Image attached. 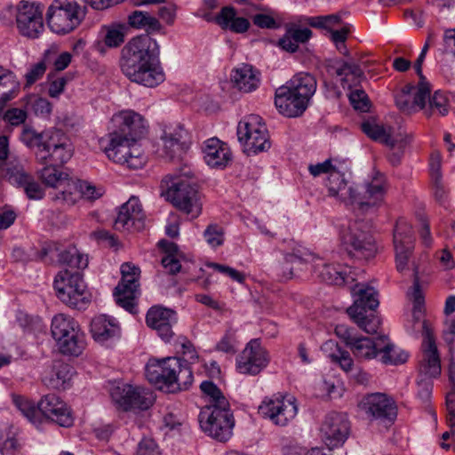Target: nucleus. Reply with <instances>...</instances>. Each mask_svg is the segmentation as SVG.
<instances>
[{
  "label": "nucleus",
  "instance_id": "obj_1",
  "mask_svg": "<svg viewBox=\"0 0 455 455\" xmlns=\"http://www.w3.org/2000/svg\"><path fill=\"white\" fill-rule=\"evenodd\" d=\"M159 55L157 42L148 34L131 39L122 51L121 70L131 81L155 87L164 80V74L155 62Z\"/></svg>",
  "mask_w": 455,
  "mask_h": 455
},
{
  "label": "nucleus",
  "instance_id": "obj_2",
  "mask_svg": "<svg viewBox=\"0 0 455 455\" xmlns=\"http://www.w3.org/2000/svg\"><path fill=\"white\" fill-rule=\"evenodd\" d=\"M326 187L329 196L356 205L362 212H369L381 205L387 189L386 176L378 171H373L363 185L354 188L348 187L344 175L335 170L329 174Z\"/></svg>",
  "mask_w": 455,
  "mask_h": 455
},
{
  "label": "nucleus",
  "instance_id": "obj_3",
  "mask_svg": "<svg viewBox=\"0 0 455 455\" xmlns=\"http://www.w3.org/2000/svg\"><path fill=\"white\" fill-rule=\"evenodd\" d=\"M20 140L28 148H37L36 159L42 164L54 162L63 164L73 156V145L61 130L50 129L38 133L24 126Z\"/></svg>",
  "mask_w": 455,
  "mask_h": 455
},
{
  "label": "nucleus",
  "instance_id": "obj_4",
  "mask_svg": "<svg viewBox=\"0 0 455 455\" xmlns=\"http://www.w3.org/2000/svg\"><path fill=\"white\" fill-rule=\"evenodd\" d=\"M316 80L309 73L296 74L275 91V104L278 111L288 117L304 113L316 91Z\"/></svg>",
  "mask_w": 455,
  "mask_h": 455
},
{
  "label": "nucleus",
  "instance_id": "obj_5",
  "mask_svg": "<svg viewBox=\"0 0 455 455\" xmlns=\"http://www.w3.org/2000/svg\"><path fill=\"white\" fill-rule=\"evenodd\" d=\"M145 375L156 388L169 393L186 390L193 381L190 367L175 356L150 359L146 364Z\"/></svg>",
  "mask_w": 455,
  "mask_h": 455
},
{
  "label": "nucleus",
  "instance_id": "obj_6",
  "mask_svg": "<svg viewBox=\"0 0 455 455\" xmlns=\"http://www.w3.org/2000/svg\"><path fill=\"white\" fill-rule=\"evenodd\" d=\"M191 171L185 167L181 172L169 174L162 180L165 196L178 210L196 219L202 212L201 195L190 180Z\"/></svg>",
  "mask_w": 455,
  "mask_h": 455
},
{
  "label": "nucleus",
  "instance_id": "obj_7",
  "mask_svg": "<svg viewBox=\"0 0 455 455\" xmlns=\"http://www.w3.org/2000/svg\"><path fill=\"white\" fill-rule=\"evenodd\" d=\"M341 246L351 256L372 258L377 251L371 225L364 220H347L339 225Z\"/></svg>",
  "mask_w": 455,
  "mask_h": 455
},
{
  "label": "nucleus",
  "instance_id": "obj_8",
  "mask_svg": "<svg viewBox=\"0 0 455 455\" xmlns=\"http://www.w3.org/2000/svg\"><path fill=\"white\" fill-rule=\"evenodd\" d=\"M86 16L83 0H52L46 12L50 29L58 35L74 31Z\"/></svg>",
  "mask_w": 455,
  "mask_h": 455
},
{
  "label": "nucleus",
  "instance_id": "obj_9",
  "mask_svg": "<svg viewBox=\"0 0 455 455\" xmlns=\"http://www.w3.org/2000/svg\"><path fill=\"white\" fill-rule=\"evenodd\" d=\"M51 333L60 352L78 356L85 347V337L78 323L70 315L57 314L52 319Z\"/></svg>",
  "mask_w": 455,
  "mask_h": 455
},
{
  "label": "nucleus",
  "instance_id": "obj_10",
  "mask_svg": "<svg viewBox=\"0 0 455 455\" xmlns=\"http://www.w3.org/2000/svg\"><path fill=\"white\" fill-rule=\"evenodd\" d=\"M425 284L424 274H419L418 268L414 269L413 284L408 292V297L412 304L411 320L406 325L407 331L418 338H422L423 359L420 364V371L424 365L425 353L427 348V314L425 306Z\"/></svg>",
  "mask_w": 455,
  "mask_h": 455
},
{
  "label": "nucleus",
  "instance_id": "obj_11",
  "mask_svg": "<svg viewBox=\"0 0 455 455\" xmlns=\"http://www.w3.org/2000/svg\"><path fill=\"white\" fill-rule=\"evenodd\" d=\"M53 288L58 299L70 307L82 308L90 301L80 271L68 268L59 271L54 277Z\"/></svg>",
  "mask_w": 455,
  "mask_h": 455
},
{
  "label": "nucleus",
  "instance_id": "obj_12",
  "mask_svg": "<svg viewBox=\"0 0 455 455\" xmlns=\"http://www.w3.org/2000/svg\"><path fill=\"white\" fill-rule=\"evenodd\" d=\"M105 153L109 160L130 169H140L146 164L141 146L134 138H128L123 133L109 134Z\"/></svg>",
  "mask_w": 455,
  "mask_h": 455
},
{
  "label": "nucleus",
  "instance_id": "obj_13",
  "mask_svg": "<svg viewBox=\"0 0 455 455\" xmlns=\"http://www.w3.org/2000/svg\"><path fill=\"white\" fill-rule=\"evenodd\" d=\"M202 429L211 437L226 442L233 435L235 419L228 401L221 400L219 407H206L199 414Z\"/></svg>",
  "mask_w": 455,
  "mask_h": 455
},
{
  "label": "nucleus",
  "instance_id": "obj_14",
  "mask_svg": "<svg viewBox=\"0 0 455 455\" xmlns=\"http://www.w3.org/2000/svg\"><path fill=\"white\" fill-rule=\"evenodd\" d=\"M427 53V41L422 46L421 52L414 62L413 68L419 76L418 85L406 84L395 95L397 108L407 114L415 113L425 108L427 99V82L423 75V63Z\"/></svg>",
  "mask_w": 455,
  "mask_h": 455
},
{
  "label": "nucleus",
  "instance_id": "obj_15",
  "mask_svg": "<svg viewBox=\"0 0 455 455\" xmlns=\"http://www.w3.org/2000/svg\"><path fill=\"white\" fill-rule=\"evenodd\" d=\"M237 137L248 155L267 151L271 146L266 124L258 115H249L239 122Z\"/></svg>",
  "mask_w": 455,
  "mask_h": 455
},
{
  "label": "nucleus",
  "instance_id": "obj_16",
  "mask_svg": "<svg viewBox=\"0 0 455 455\" xmlns=\"http://www.w3.org/2000/svg\"><path fill=\"white\" fill-rule=\"evenodd\" d=\"M110 395L115 404L124 411H146L153 405L155 401V396L150 390L126 383L114 386Z\"/></svg>",
  "mask_w": 455,
  "mask_h": 455
},
{
  "label": "nucleus",
  "instance_id": "obj_17",
  "mask_svg": "<svg viewBox=\"0 0 455 455\" xmlns=\"http://www.w3.org/2000/svg\"><path fill=\"white\" fill-rule=\"evenodd\" d=\"M259 413L276 426H287L298 413L296 399L281 395L266 397L259 406Z\"/></svg>",
  "mask_w": 455,
  "mask_h": 455
},
{
  "label": "nucleus",
  "instance_id": "obj_18",
  "mask_svg": "<svg viewBox=\"0 0 455 455\" xmlns=\"http://www.w3.org/2000/svg\"><path fill=\"white\" fill-rule=\"evenodd\" d=\"M360 411L370 420L392 424L397 417L395 400L385 393H371L362 398L358 403Z\"/></svg>",
  "mask_w": 455,
  "mask_h": 455
},
{
  "label": "nucleus",
  "instance_id": "obj_19",
  "mask_svg": "<svg viewBox=\"0 0 455 455\" xmlns=\"http://www.w3.org/2000/svg\"><path fill=\"white\" fill-rule=\"evenodd\" d=\"M122 279L116 287L114 296L116 303L126 311L134 314L135 298L138 291L140 268L132 263L126 262L121 266Z\"/></svg>",
  "mask_w": 455,
  "mask_h": 455
},
{
  "label": "nucleus",
  "instance_id": "obj_20",
  "mask_svg": "<svg viewBox=\"0 0 455 455\" xmlns=\"http://www.w3.org/2000/svg\"><path fill=\"white\" fill-rule=\"evenodd\" d=\"M310 263L316 275L323 281L333 285H347L355 282L356 275L347 266L334 265V254L327 259L310 257Z\"/></svg>",
  "mask_w": 455,
  "mask_h": 455
},
{
  "label": "nucleus",
  "instance_id": "obj_21",
  "mask_svg": "<svg viewBox=\"0 0 455 455\" xmlns=\"http://www.w3.org/2000/svg\"><path fill=\"white\" fill-rule=\"evenodd\" d=\"M16 25L23 36L39 37L44 30L43 7L35 3L20 2L17 7Z\"/></svg>",
  "mask_w": 455,
  "mask_h": 455
},
{
  "label": "nucleus",
  "instance_id": "obj_22",
  "mask_svg": "<svg viewBox=\"0 0 455 455\" xmlns=\"http://www.w3.org/2000/svg\"><path fill=\"white\" fill-rule=\"evenodd\" d=\"M350 425L347 415L338 412L328 414L320 427V437L323 443L332 450L346 442L349 435Z\"/></svg>",
  "mask_w": 455,
  "mask_h": 455
},
{
  "label": "nucleus",
  "instance_id": "obj_23",
  "mask_svg": "<svg viewBox=\"0 0 455 455\" xmlns=\"http://www.w3.org/2000/svg\"><path fill=\"white\" fill-rule=\"evenodd\" d=\"M105 190L100 186H95L86 180H73L67 190H61L56 194L52 200L63 205L72 206L81 198L94 201L101 197Z\"/></svg>",
  "mask_w": 455,
  "mask_h": 455
},
{
  "label": "nucleus",
  "instance_id": "obj_24",
  "mask_svg": "<svg viewBox=\"0 0 455 455\" xmlns=\"http://www.w3.org/2000/svg\"><path fill=\"white\" fill-rule=\"evenodd\" d=\"M268 363L267 351L259 339H251L236 359V369L242 374L257 375Z\"/></svg>",
  "mask_w": 455,
  "mask_h": 455
},
{
  "label": "nucleus",
  "instance_id": "obj_25",
  "mask_svg": "<svg viewBox=\"0 0 455 455\" xmlns=\"http://www.w3.org/2000/svg\"><path fill=\"white\" fill-rule=\"evenodd\" d=\"M145 216L139 198L132 196L123 204L114 221V228L121 232L140 231L144 228Z\"/></svg>",
  "mask_w": 455,
  "mask_h": 455
},
{
  "label": "nucleus",
  "instance_id": "obj_26",
  "mask_svg": "<svg viewBox=\"0 0 455 455\" xmlns=\"http://www.w3.org/2000/svg\"><path fill=\"white\" fill-rule=\"evenodd\" d=\"M413 242L411 227L404 220H398L394 229V247L396 268L399 272L406 269Z\"/></svg>",
  "mask_w": 455,
  "mask_h": 455
},
{
  "label": "nucleus",
  "instance_id": "obj_27",
  "mask_svg": "<svg viewBox=\"0 0 455 455\" xmlns=\"http://www.w3.org/2000/svg\"><path fill=\"white\" fill-rule=\"evenodd\" d=\"M39 411L60 427H69L73 425L74 418L66 403L53 394L42 397L38 403Z\"/></svg>",
  "mask_w": 455,
  "mask_h": 455
},
{
  "label": "nucleus",
  "instance_id": "obj_28",
  "mask_svg": "<svg viewBox=\"0 0 455 455\" xmlns=\"http://www.w3.org/2000/svg\"><path fill=\"white\" fill-rule=\"evenodd\" d=\"M90 331L92 339L104 346L112 345L121 337L119 322L108 315L94 316L91 321Z\"/></svg>",
  "mask_w": 455,
  "mask_h": 455
},
{
  "label": "nucleus",
  "instance_id": "obj_29",
  "mask_svg": "<svg viewBox=\"0 0 455 455\" xmlns=\"http://www.w3.org/2000/svg\"><path fill=\"white\" fill-rule=\"evenodd\" d=\"M6 177L11 184L23 188L29 199L40 200L44 197V191L41 185L24 171L20 163L11 162L7 164Z\"/></svg>",
  "mask_w": 455,
  "mask_h": 455
},
{
  "label": "nucleus",
  "instance_id": "obj_30",
  "mask_svg": "<svg viewBox=\"0 0 455 455\" xmlns=\"http://www.w3.org/2000/svg\"><path fill=\"white\" fill-rule=\"evenodd\" d=\"M350 291L354 297V304L347 308L350 317H358L367 309L375 310L379 307L378 292L372 286L358 283L350 288Z\"/></svg>",
  "mask_w": 455,
  "mask_h": 455
},
{
  "label": "nucleus",
  "instance_id": "obj_31",
  "mask_svg": "<svg viewBox=\"0 0 455 455\" xmlns=\"http://www.w3.org/2000/svg\"><path fill=\"white\" fill-rule=\"evenodd\" d=\"M176 321L175 311L162 307H152L146 316L148 326L156 330L160 338L166 342L173 336L172 325Z\"/></svg>",
  "mask_w": 455,
  "mask_h": 455
},
{
  "label": "nucleus",
  "instance_id": "obj_32",
  "mask_svg": "<svg viewBox=\"0 0 455 455\" xmlns=\"http://www.w3.org/2000/svg\"><path fill=\"white\" fill-rule=\"evenodd\" d=\"M113 122L117 126L114 133H123L128 138L139 140L147 132V124L141 115L133 110H123L113 117Z\"/></svg>",
  "mask_w": 455,
  "mask_h": 455
},
{
  "label": "nucleus",
  "instance_id": "obj_33",
  "mask_svg": "<svg viewBox=\"0 0 455 455\" xmlns=\"http://www.w3.org/2000/svg\"><path fill=\"white\" fill-rule=\"evenodd\" d=\"M204 159L212 168L223 169L231 161L232 153L229 147L218 138H210L203 145Z\"/></svg>",
  "mask_w": 455,
  "mask_h": 455
},
{
  "label": "nucleus",
  "instance_id": "obj_34",
  "mask_svg": "<svg viewBox=\"0 0 455 455\" xmlns=\"http://www.w3.org/2000/svg\"><path fill=\"white\" fill-rule=\"evenodd\" d=\"M162 140L164 154L171 159L180 156L188 148V132L181 125L164 132Z\"/></svg>",
  "mask_w": 455,
  "mask_h": 455
},
{
  "label": "nucleus",
  "instance_id": "obj_35",
  "mask_svg": "<svg viewBox=\"0 0 455 455\" xmlns=\"http://www.w3.org/2000/svg\"><path fill=\"white\" fill-rule=\"evenodd\" d=\"M362 131L371 139L384 143L390 148H403L410 139L407 136L403 137L401 134L393 136L390 128L387 129L374 121H364L362 125Z\"/></svg>",
  "mask_w": 455,
  "mask_h": 455
},
{
  "label": "nucleus",
  "instance_id": "obj_36",
  "mask_svg": "<svg viewBox=\"0 0 455 455\" xmlns=\"http://www.w3.org/2000/svg\"><path fill=\"white\" fill-rule=\"evenodd\" d=\"M259 72L251 65L241 64L232 71L231 80L239 91L251 92L259 87Z\"/></svg>",
  "mask_w": 455,
  "mask_h": 455
},
{
  "label": "nucleus",
  "instance_id": "obj_37",
  "mask_svg": "<svg viewBox=\"0 0 455 455\" xmlns=\"http://www.w3.org/2000/svg\"><path fill=\"white\" fill-rule=\"evenodd\" d=\"M379 343L380 337L371 339L357 336L353 342H350L348 348L358 362L370 361L379 355Z\"/></svg>",
  "mask_w": 455,
  "mask_h": 455
},
{
  "label": "nucleus",
  "instance_id": "obj_38",
  "mask_svg": "<svg viewBox=\"0 0 455 455\" xmlns=\"http://www.w3.org/2000/svg\"><path fill=\"white\" fill-rule=\"evenodd\" d=\"M216 22L222 28L237 34L244 33L250 28V21L244 17L238 16L232 6L222 7L216 16Z\"/></svg>",
  "mask_w": 455,
  "mask_h": 455
},
{
  "label": "nucleus",
  "instance_id": "obj_39",
  "mask_svg": "<svg viewBox=\"0 0 455 455\" xmlns=\"http://www.w3.org/2000/svg\"><path fill=\"white\" fill-rule=\"evenodd\" d=\"M51 164L46 165L40 171V178L42 181L51 188H57L52 198L61 190H67L72 179L69 178L68 174L60 171L55 164L58 163L51 162Z\"/></svg>",
  "mask_w": 455,
  "mask_h": 455
},
{
  "label": "nucleus",
  "instance_id": "obj_40",
  "mask_svg": "<svg viewBox=\"0 0 455 455\" xmlns=\"http://www.w3.org/2000/svg\"><path fill=\"white\" fill-rule=\"evenodd\" d=\"M321 350L331 362L336 363L345 372L354 371V360L348 351L341 349L334 340H327L321 346Z\"/></svg>",
  "mask_w": 455,
  "mask_h": 455
},
{
  "label": "nucleus",
  "instance_id": "obj_41",
  "mask_svg": "<svg viewBox=\"0 0 455 455\" xmlns=\"http://www.w3.org/2000/svg\"><path fill=\"white\" fill-rule=\"evenodd\" d=\"M379 355V361L387 365L404 363L409 356L406 351L390 342L385 336L380 337Z\"/></svg>",
  "mask_w": 455,
  "mask_h": 455
},
{
  "label": "nucleus",
  "instance_id": "obj_42",
  "mask_svg": "<svg viewBox=\"0 0 455 455\" xmlns=\"http://www.w3.org/2000/svg\"><path fill=\"white\" fill-rule=\"evenodd\" d=\"M333 69L336 76L340 77L343 87L351 88L363 76V70L355 62L339 61L336 63Z\"/></svg>",
  "mask_w": 455,
  "mask_h": 455
},
{
  "label": "nucleus",
  "instance_id": "obj_43",
  "mask_svg": "<svg viewBox=\"0 0 455 455\" xmlns=\"http://www.w3.org/2000/svg\"><path fill=\"white\" fill-rule=\"evenodd\" d=\"M73 375V369L67 363L56 365L49 376L44 378V384L52 389H66Z\"/></svg>",
  "mask_w": 455,
  "mask_h": 455
},
{
  "label": "nucleus",
  "instance_id": "obj_44",
  "mask_svg": "<svg viewBox=\"0 0 455 455\" xmlns=\"http://www.w3.org/2000/svg\"><path fill=\"white\" fill-rule=\"evenodd\" d=\"M1 88L6 89V92L0 96V108H4L5 104L16 96L20 89V83L11 70L2 66H0Z\"/></svg>",
  "mask_w": 455,
  "mask_h": 455
},
{
  "label": "nucleus",
  "instance_id": "obj_45",
  "mask_svg": "<svg viewBox=\"0 0 455 455\" xmlns=\"http://www.w3.org/2000/svg\"><path fill=\"white\" fill-rule=\"evenodd\" d=\"M441 163L442 158L439 151H433L430 156V163L428 164V172H430L434 180L435 198L440 204L443 202L446 196V191L441 182Z\"/></svg>",
  "mask_w": 455,
  "mask_h": 455
},
{
  "label": "nucleus",
  "instance_id": "obj_46",
  "mask_svg": "<svg viewBox=\"0 0 455 455\" xmlns=\"http://www.w3.org/2000/svg\"><path fill=\"white\" fill-rule=\"evenodd\" d=\"M59 262L69 270L82 271L88 266V257L81 253L75 246H69L59 253Z\"/></svg>",
  "mask_w": 455,
  "mask_h": 455
},
{
  "label": "nucleus",
  "instance_id": "obj_47",
  "mask_svg": "<svg viewBox=\"0 0 455 455\" xmlns=\"http://www.w3.org/2000/svg\"><path fill=\"white\" fill-rule=\"evenodd\" d=\"M99 40L108 48H116L124 41V27L120 24L103 26L99 33Z\"/></svg>",
  "mask_w": 455,
  "mask_h": 455
},
{
  "label": "nucleus",
  "instance_id": "obj_48",
  "mask_svg": "<svg viewBox=\"0 0 455 455\" xmlns=\"http://www.w3.org/2000/svg\"><path fill=\"white\" fill-rule=\"evenodd\" d=\"M131 27L145 29L147 32L159 31L162 28L158 20L149 13L142 11H134L128 16Z\"/></svg>",
  "mask_w": 455,
  "mask_h": 455
},
{
  "label": "nucleus",
  "instance_id": "obj_49",
  "mask_svg": "<svg viewBox=\"0 0 455 455\" xmlns=\"http://www.w3.org/2000/svg\"><path fill=\"white\" fill-rule=\"evenodd\" d=\"M158 245L166 252L161 260L163 267L172 275L180 272L181 265L177 258L178 245L166 240L159 241Z\"/></svg>",
  "mask_w": 455,
  "mask_h": 455
},
{
  "label": "nucleus",
  "instance_id": "obj_50",
  "mask_svg": "<svg viewBox=\"0 0 455 455\" xmlns=\"http://www.w3.org/2000/svg\"><path fill=\"white\" fill-rule=\"evenodd\" d=\"M442 372L441 357L435 340L428 331V378H438Z\"/></svg>",
  "mask_w": 455,
  "mask_h": 455
},
{
  "label": "nucleus",
  "instance_id": "obj_51",
  "mask_svg": "<svg viewBox=\"0 0 455 455\" xmlns=\"http://www.w3.org/2000/svg\"><path fill=\"white\" fill-rule=\"evenodd\" d=\"M351 318L362 330L369 334L376 333L380 325V319L372 313L367 315L366 312H363L360 316Z\"/></svg>",
  "mask_w": 455,
  "mask_h": 455
},
{
  "label": "nucleus",
  "instance_id": "obj_52",
  "mask_svg": "<svg viewBox=\"0 0 455 455\" xmlns=\"http://www.w3.org/2000/svg\"><path fill=\"white\" fill-rule=\"evenodd\" d=\"M13 403L18 410L32 423L36 422L38 417V406L36 407L35 403L31 401L22 397L15 396Z\"/></svg>",
  "mask_w": 455,
  "mask_h": 455
},
{
  "label": "nucleus",
  "instance_id": "obj_53",
  "mask_svg": "<svg viewBox=\"0 0 455 455\" xmlns=\"http://www.w3.org/2000/svg\"><path fill=\"white\" fill-rule=\"evenodd\" d=\"M202 392L209 396L210 405L208 407H219L221 400L228 401L220 388L212 381H203L200 385Z\"/></svg>",
  "mask_w": 455,
  "mask_h": 455
},
{
  "label": "nucleus",
  "instance_id": "obj_54",
  "mask_svg": "<svg viewBox=\"0 0 455 455\" xmlns=\"http://www.w3.org/2000/svg\"><path fill=\"white\" fill-rule=\"evenodd\" d=\"M204 237L211 247H219L225 240L224 230L218 224H210L204 231Z\"/></svg>",
  "mask_w": 455,
  "mask_h": 455
},
{
  "label": "nucleus",
  "instance_id": "obj_55",
  "mask_svg": "<svg viewBox=\"0 0 455 455\" xmlns=\"http://www.w3.org/2000/svg\"><path fill=\"white\" fill-rule=\"evenodd\" d=\"M340 22V17L337 14H330L325 16L308 17L307 23L313 28H323L328 31L332 29V27Z\"/></svg>",
  "mask_w": 455,
  "mask_h": 455
},
{
  "label": "nucleus",
  "instance_id": "obj_56",
  "mask_svg": "<svg viewBox=\"0 0 455 455\" xmlns=\"http://www.w3.org/2000/svg\"><path fill=\"white\" fill-rule=\"evenodd\" d=\"M428 107L434 112L436 111L439 115L444 116L448 113V100L444 93L437 91L435 94L428 97Z\"/></svg>",
  "mask_w": 455,
  "mask_h": 455
},
{
  "label": "nucleus",
  "instance_id": "obj_57",
  "mask_svg": "<svg viewBox=\"0 0 455 455\" xmlns=\"http://www.w3.org/2000/svg\"><path fill=\"white\" fill-rule=\"evenodd\" d=\"M349 100L354 108L365 112L369 108L367 94L364 91L355 89L349 94Z\"/></svg>",
  "mask_w": 455,
  "mask_h": 455
},
{
  "label": "nucleus",
  "instance_id": "obj_58",
  "mask_svg": "<svg viewBox=\"0 0 455 455\" xmlns=\"http://www.w3.org/2000/svg\"><path fill=\"white\" fill-rule=\"evenodd\" d=\"M27 117V111L17 108L8 109L3 116L4 120L12 126H18L24 124Z\"/></svg>",
  "mask_w": 455,
  "mask_h": 455
},
{
  "label": "nucleus",
  "instance_id": "obj_59",
  "mask_svg": "<svg viewBox=\"0 0 455 455\" xmlns=\"http://www.w3.org/2000/svg\"><path fill=\"white\" fill-rule=\"evenodd\" d=\"M304 264V259L296 254H287L284 257L283 263V276L285 278H291L293 276V268H299Z\"/></svg>",
  "mask_w": 455,
  "mask_h": 455
},
{
  "label": "nucleus",
  "instance_id": "obj_60",
  "mask_svg": "<svg viewBox=\"0 0 455 455\" xmlns=\"http://www.w3.org/2000/svg\"><path fill=\"white\" fill-rule=\"evenodd\" d=\"M330 32V37L331 40L335 44L337 49L339 51L340 53L346 54L347 53V47L345 44V42L348 36V29L346 28H342L339 30H333L331 29Z\"/></svg>",
  "mask_w": 455,
  "mask_h": 455
},
{
  "label": "nucleus",
  "instance_id": "obj_61",
  "mask_svg": "<svg viewBox=\"0 0 455 455\" xmlns=\"http://www.w3.org/2000/svg\"><path fill=\"white\" fill-rule=\"evenodd\" d=\"M46 71V65L44 61L33 65L25 75L26 85L30 86L39 80Z\"/></svg>",
  "mask_w": 455,
  "mask_h": 455
},
{
  "label": "nucleus",
  "instance_id": "obj_62",
  "mask_svg": "<svg viewBox=\"0 0 455 455\" xmlns=\"http://www.w3.org/2000/svg\"><path fill=\"white\" fill-rule=\"evenodd\" d=\"M445 405L447 411V422L451 432H455V390L449 392L445 397Z\"/></svg>",
  "mask_w": 455,
  "mask_h": 455
},
{
  "label": "nucleus",
  "instance_id": "obj_63",
  "mask_svg": "<svg viewBox=\"0 0 455 455\" xmlns=\"http://www.w3.org/2000/svg\"><path fill=\"white\" fill-rule=\"evenodd\" d=\"M180 353L184 357V365L188 366V363H194L198 359L197 352L196 351L193 344L187 339H183L180 342Z\"/></svg>",
  "mask_w": 455,
  "mask_h": 455
},
{
  "label": "nucleus",
  "instance_id": "obj_64",
  "mask_svg": "<svg viewBox=\"0 0 455 455\" xmlns=\"http://www.w3.org/2000/svg\"><path fill=\"white\" fill-rule=\"evenodd\" d=\"M137 455H161V453L154 440L144 438L138 444Z\"/></svg>",
  "mask_w": 455,
  "mask_h": 455
}]
</instances>
